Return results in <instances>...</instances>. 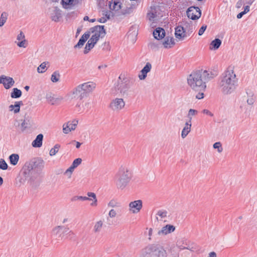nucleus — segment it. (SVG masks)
<instances>
[{"instance_id":"36","label":"nucleus","mask_w":257,"mask_h":257,"mask_svg":"<svg viewBox=\"0 0 257 257\" xmlns=\"http://www.w3.org/2000/svg\"><path fill=\"white\" fill-rule=\"evenodd\" d=\"M109 8L111 10L118 11L120 9V3L118 2H109Z\"/></svg>"},{"instance_id":"57","label":"nucleus","mask_w":257,"mask_h":257,"mask_svg":"<svg viewBox=\"0 0 257 257\" xmlns=\"http://www.w3.org/2000/svg\"><path fill=\"white\" fill-rule=\"evenodd\" d=\"M204 91H199V93L196 95V98L200 99L204 97Z\"/></svg>"},{"instance_id":"8","label":"nucleus","mask_w":257,"mask_h":257,"mask_svg":"<svg viewBox=\"0 0 257 257\" xmlns=\"http://www.w3.org/2000/svg\"><path fill=\"white\" fill-rule=\"evenodd\" d=\"M186 13L187 17L193 20L198 19L201 16V12L199 8L197 7L189 8Z\"/></svg>"},{"instance_id":"18","label":"nucleus","mask_w":257,"mask_h":257,"mask_svg":"<svg viewBox=\"0 0 257 257\" xmlns=\"http://www.w3.org/2000/svg\"><path fill=\"white\" fill-rule=\"evenodd\" d=\"M63 226H57L53 228L51 232L52 238L56 240L61 239L62 238V230Z\"/></svg>"},{"instance_id":"24","label":"nucleus","mask_w":257,"mask_h":257,"mask_svg":"<svg viewBox=\"0 0 257 257\" xmlns=\"http://www.w3.org/2000/svg\"><path fill=\"white\" fill-rule=\"evenodd\" d=\"M154 38L157 40L162 39L165 36V30L161 28H157L153 32Z\"/></svg>"},{"instance_id":"7","label":"nucleus","mask_w":257,"mask_h":257,"mask_svg":"<svg viewBox=\"0 0 257 257\" xmlns=\"http://www.w3.org/2000/svg\"><path fill=\"white\" fill-rule=\"evenodd\" d=\"M176 246L180 249H188L191 251H194L196 249L195 245L193 243L191 244L188 243L187 239L184 238H179L176 242Z\"/></svg>"},{"instance_id":"41","label":"nucleus","mask_w":257,"mask_h":257,"mask_svg":"<svg viewBox=\"0 0 257 257\" xmlns=\"http://www.w3.org/2000/svg\"><path fill=\"white\" fill-rule=\"evenodd\" d=\"M60 78V74L58 71H55L51 75V80L54 82L56 83L59 81Z\"/></svg>"},{"instance_id":"46","label":"nucleus","mask_w":257,"mask_h":257,"mask_svg":"<svg viewBox=\"0 0 257 257\" xmlns=\"http://www.w3.org/2000/svg\"><path fill=\"white\" fill-rule=\"evenodd\" d=\"M74 0H62L61 3L63 7L66 8L67 6L73 5Z\"/></svg>"},{"instance_id":"61","label":"nucleus","mask_w":257,"mask_h":257,"mask_svg":"<svg viewBox=\"0 0 257 257\" xmlns=\"http://www.w3.org/2000/svg\"><path fill=\"white\" fill-rule=\"evenodd\" d=\"M71 201H76L78 200H79V196H73L71 199Z\"/></svg>"},{"instance_id":"5","label":"nucleus","mask_w":257,"mask_h":257,"mask_svg":"<svg viewBox=\"0 0 257 257\" xmlns=\"http://www.w3.org/2000/svg\"><path fill=\"white\" fill-rule=\"evenodd\" d=\"M93 34L90 39L91 41H94L96 43L98 42L99 38H103L106 35V31L104 29V26L97 25L90 29L88 32Z\"/></svg>"},{"instance_id":"2","label":"nucleus","mask_w":257,"mask_h":257,"mask_svg":"<svg viewBox=\"0 0 257 257\" xmlns=\"http://www.w3.org/2000/svg\"><path fill=\"white\" fill-rule=\"evenodd\" d=\"M237 81L233 70L232 68H228L220 76L218 86L224 94H229L235 89Z\"/></svg>"},{"instance_id":"15","label":"nucleus","mask_w":257,"mask_h":257,"mask_svg":"<svg viewBox=\"0 0 257 257\" xmlns=\"http://www.w3.org/2000/svg\"><path fill=\"white\" fill-rule=\"evenodd\" d=\"M69 95H71L72 98H76L78 97L80 99H82L85 97L80 85L74 88L69 93Z\"/></svg>"},{"instance_id":"12","label":"nucleus","mask_w":257,"mask_h":257,"mask_svg":"<svg viewBox=\"0 0 257 257\" xmlns=\"http://www.w3.org/2000/svg\"><path fill=\"white\" fill-rule=\"evenodd\" d=\"M78 123V121L76 119H74L72 121H69L67 123H65L63 125V132L67 134L71 131H74L75 130L77 124Z\"/></svg>"},{"instance_id":"31","label":"nucleus","mask_w":257,"mask_h":257,"mask_svg":"<svg viewBox=\"0 0 257 257\" xmlns=\"http://www.w3.org/2000/svg\"><path fill=\"white\" fill-rule=\"evenodd\" d=\"M108 207L112 208H121V204L120 202H118L117 200L112 199H111L107 204Z\"/></svg>"},{"instance_id":"44","label":"nucleus","mask_w":257,"mask_h":257,"mask_svg":"<svg viewBox=\"0 0 257 257\" xmlns=\"http://www.w3.org/2000/svg\"><path fill=\"white\" fill-rule=\"evenodd\" d=\"M82 162V159L81 158H77L75 159L72 165H71L73 168H76Z\"/></svg>"},{"instance_id":"52","label":"nucleus","mask_w":257,"mask_h":257,"mask_svg":"<svg viewBox=\"0 0 257 257\" xmlns=\"http://www.w3.org/2000/svg\"><path fill=\"white\" fill-rule=\"evenodd\" d=\"M27 123L26 122V121L24 120L21 124H20L19 126L20 127V129L22 132H24L26 128L27 127Z\"/></svg>"},{"instance_id":"3","label":"nucleus","mask_w":257,"mask_h":257,"mask_svg":"<svg viewBox=\"0 0 257 257\" xmlns=\"http://www.w3.org/2000/svg\"><path fill=\"white\" fill-rule=\"evenodd\" d=\"M132 174L126 166H121L115 176V184L118 189H124L130 182Z\"/></svg>"},{"instance_id":"16","label":"nucleus","mask_w":257,"mask_h":257,"mask_svg":"<svg viewBox=\"0 0 257 257\" xmlns=\"http://www.w3.org/2000/svg\"><path fill=\"white\" fill-rule=\"evenodd\" d=\"M155 244H151L144 249L141 252V257H153Z\"/></svg>"},{"instance_id":"25","label":"nucleus","mask_w":257,"mask_h":257,"mask_svg":"<svg viewBox=\"0 0 257 257\" xmlns=\"http://www.w3.org/2000/svg\"><path fill=\"white\" fill-rule=\"evenodd\" d=\"M90 37V32L85 33L79 39L78 43L74 46L75 48H81Z\"/></svg>"},{"instance_id":"49","label":"nucleus","mask_w":257,"mask_h":257,"mask_svg":"<svg viewBox=\"0 0 257 257\" xmlns=\"http://www.w3.org/2000/svg\"><path fill=\"white\" fill-rule=\"evenodd\" d=\"M74 170V168H73L72 167L70 166L68 169H67L64 174L65 175H67L69 178H70L71 177V175L72 172H73Z\"/></svg>"},{"instance_id":"20","label":"nucleus","mask_w":257,"mask_h":257,"mask_svg":"<svg viewBox=\"0 0 257 257\" xmlns=\"http://www.w3.org/2000/svg\"><path fill=\"white\" fill-rule=\"evenodd\" d=\"M152 67V64L150 62H147L139 74L138 77L139 79L141 80L145 79L147 77V73L151 71Z\"/></svg>"},{"instance_id":"45","label":"nucleus","mask_w":257,"mask_h":257,"mask_svg":"<svg viewBox=\"0 0 257 257\" xmlns=\"http://www.w3.org/2000/svg\"><path fill=\"white\" fill-rule=\"evenodd\" d=\"M8 166L6 161L3 159H0V169L6 170L8 169Z\"/></svg>"},{"instance_id":"6","label":"nucleus","mask_w":257,"mask_h":257,"mask_svg":"<svg viewBox=\"0 0 257 257\" xmlns=\"http://www.w3.org/2000/svg\"><path fill=\"white\" fill-rule=\"evenodd\" d=\"M125 104V101L122 98H115L111 101L109 107L113 111L118 112L124 108Z\"/></svg>"},{"instance_id":"34","label":"nucleus","mask_w":257,"mask_h":257,"mask_svg":"<svg viewBox=\"0 0 257 257\" xmlns=\"http://www.w3.org/2000/svg\"><path fill=\"white\" fill-rule=\"evenodd\" d=\"M103 224V222L102 220H100L99 221H96L95 223V224L93 227V230L94 232H95V233L99 232L101 230Z\"/></svg>"},{"instance_id":"63","label":"nucleus","mask_w":257,"mask_h":257,"mask_svg":"<svg viewBox=\"0 0 257 257\" xmlns=\"http://www.w3.org/2000/svg\"><path fill=\"white\" fill-rule=\"evenodd\" d=\"M81 30H82L81 28H80V27H79V28H78L77 29V32H76V36H77L79 34V33H80V32L81 31Z\"/></svg>"},{"instance_id":"64","label":"nucleus","mask_w":257,"mask_h":257,"mask_svg":"<svg viewBox=\"0 0 257 257\" xmlns=\"http://www.w3.org/2000/svg\"><path fill=\"white\" fill-rule=\"evenodd\" d=\"M80 146H81V143H80L78 142H76V148H77V149L79 148Z\"/></svg>"},{"instance_id":"22","label":"nucleus","mask_w":257,"mask_h":257,"mask_svg":"<svg viewBox=\"0 0 257 257\" xmlns=\"http://www.w3.org/2000/svg\"><path fill=\"white\" fill-rule=\"evenodd\" d=\"M159 10V8L155 6L151 7L150 10L149 11L147 17L151 21H155L158 18V13Z\"/></svg>"},{"instance_id":"26","label":"nucleus","mask_w":257,"mask_h":257,"mask_svg":"<svg viewBox=\"0 0 257 257\" xmlns=\"http://www.w3.org/2000/svg\"><path fill=\"white\" fill-rule=\"evenodd\" d=\"M43 135L41 134L38 135L36 138L33 141L32 145L34 148H40L42 145Z\"/></svg>"},{"instance_id":"56","label":"nucleus","mask_w":257,"mask_h":257,"mask_svg":"<svg viewBox=\"0 0 257 257\" xmlns=\"http://www.w3.org/2000/svg\"><path fill=\"white\" fill-rule=\"evenodd\" d=\"M202 112L204 113V114H207L210 116H213V114L208 109H203L202 110Z\"/></svg>"},{"instance_id":"10","label":"nucleus","mask_w":257,"mask_h":257,"mask_svg":"<svg viewBox=\"0 0 257 257\" xmlns=\"http://www.w3.org/2000/svg\"><path fill=\"white\" fill-rule=\"evenodd\" d=\"M130 211L133 213H137L140 211L143 207V202L141 200L132 201L129 203Z\"/></svg>"},{"instance_id":"62","label":"nucleus","mask_w":257,"mask_h":257,"mask_svg":"<svg viewBox=\"0 0 257 257\" xmlns=\"http://www.w3.org/2000/svg\"><path fill=\"white\" fill-rule=\"evenodd\" d=\"M249 11V7L248 6H246L245 7L244 11H243L245 13V14L248 12Z\"/></svg>"},{"instance_id":"4","label":"nucleus","mask_w":257,"mask_h":257,"mask_svg":"<svg viewBox=\"0 0 257 257\" xmlns=\"http://www.w3.org/2000/svg\"><path fill=\"white\" fill-rule=\"evenodd\" d=\"M44 161L40 158L32 160L28 164L27 167L31 175L35 173L39 174L44 167Z\"/></svg>"},{"instance_id":"9","label":"nucleus","mask_w":257,"mask_h":257,"mask_svg":"<svg viewBox=\"0 0 257 257\" xmlns=\"http://www.w3.org/2000/svg\"><path fill=\"white\" fill-rule=\"evenodd\" d=\"M175 230V227L174 225L167 224L159 230L154 236L157 237L159 236L166 235L174 232Z\"/></svg>"},{"instance_id":"30","label":"nucleus","mask_w":257,"mask_h":257,"mask_svg":"<svg viewBox=\"0 0 257 257\" xmlns=\"http://www.w3.org/2000/svg\"><path fill=\"white\" fill-rule=\"evenodd\" d=\"M165 48H171L174 44V40L172 37H167L162 44Z\"/></svg>"},{"instance_id":"27","label":"nucleus","mask_w":257,"mask_h":257,"mask_svg":"<svg viewBox=\"0 0 257 257\" xmlns=\"http://www.w3.org/2000/svg\"><path fill=\"white\" fill-rule=\"evenodd\" d=\"M191 123H190V121H187L185 123V126L184 127L181 133V137L183 139L186 138L188 134L190 133L191 131Z\"/></svg>"},{"instance_id":"59","label":"nucleus","mask_w":257,"mask_h":257,"mask_svg":"<svg viewBox=\"0 0 257 257\" xmlns=\"http://www.w3.org/2000/svg\"><path fill=\"white\" fill-rule=\"evenodd\" d=\"M244 14H245V13H244L243 11L240 12V13H239L237 15V19H241Z\"/></svg>"},{"instance_id":"51","label":"nucleus","mask_w":257,"mask_h":257,"mask_svg":"<svg viewBox=\"0 0 257 257\" xmlns=\"http://www.w3.org/2000/svg\"><path fill=\"white\" fill-rule=\"evenodd\" d=\"M19 47L26 48L27 46V43L26 40L20 41L17 43Z\"/></svg>"},{"instance_id":"40","label":"nucleus","mask_w":257,"mask_h":257,"mask_svg":"<svg viewBox=\"0 0 257 257\" xmlns=\"http://www.w3.org/2000/svg\"><path fill=\"white\" fill-rule=\"evenodd\" d=\"M198 114V111L197 110L194 109H190L188 111L187 117L188 118V120L187 121H190L191 123V120L192 119V117L193 116H195Z\"/></svg>"},{"instance_id":"35","label":"nucleus","mask_w":257,"mask_h":257,"mask_svg":"<svg viewBox=\"0 0 257 257\" xmlns=\"http://www.w3.org/2000/svg\"><path fill=\"white\" fill-rule=\"evenodd\" d=\"M96 44V43L95 42L92 41H91V40L90 39L85 45L84 53H88V52Z\"/></svg>"},{"instance_id":"37","label":"nucleus","mask_w":257,"mask_h":257,"mask_svg":"<svg viewBox=\"0 0 257 257\" xmlns=\"http://www.w3.org/2000/svg\"><path fill=\"white\" fill-rule=\"evenodd\" d=\"M10 163L13 165H16L19 161V156L16 154H13L10 156Z\"/></svg>"},{"instance_id":"43","label":"nucleus","mask_w":257,"mask_h":257,"mask_svg":"<svg viewBox=\"0 0 257 257\" xmlns=\"http://www.w3.org/2000/svg\"><path fill=\"white\" fill-rule=\"evenodd\" d=\"M60 146L58 144H56L54 146V148H52L49 152V154L51 156H53L56 155L58 152Z\"/></svg>"},{"instance_id":"53","label":"nucleus","mask_w":257,"mask_h":257,"mask_svg":"<svg viewBox=\"0 0 257 257\" xmlns=\"http://www.w3.org/2000/svg\"><path fill=\"white\" fill-rule=\"evenodd\" d=\"M17 40L19 41L25 40V35L22 32H21L20 34H18Z\"/></svg>"},{"instance_id":"23","label":"nucleus","mask_w":257,"mask_h":257,"mask_svg":"<svg viewBox=\"0 0 257 257\" xmlns=\"http://www.w3.org/2000/svg\"><path fill=\"white\" fill-rule=\"evenodd\" d=\"M51 17L53 21L55 22L59 21L60 18L61 17V10L57 7L54 8L51 14Z\"/></svg>"},{"instance_id":"19","label":"nucleus","mask_w":257,"mask_h":257,"mask_svg":"<svg viewBox=\"0 0 257 257\" xmlns=\"http://www.w3.org/2000/svg\"><path fill=\"white\" fill-rule=\"evenodd\" d=\"M175 36L179 40H183L187 36L184 28L181 26H177L175 28Z\"/></svg>"},{"instance_id":"47","label":"nucleus","mask_w":257,"mask_h":257,"mask_svg":"<svg viewBox=\"0 0 257 257\" xmlns=\"http://www.w3.org/2000/svg\"><path fill=\"white\" fill-rule=\"evenodd\" d=\"M213 148L217 149L219 153H221L223 151V149L221 146V144L220 142H216L213 144Z\"/></svg>"},{"instance_id":"11","label":"nucleus","mask_w":257,"mask_h":257,"mask_svg":"<svg viewBox=\"0 0 257 257\" xmlns=\"http://www.w3.org/2000/svg\"><path fill=\"white\" fill-rule=\"evenodd\" d=\"M80 86L85 96H86L87 94L92 92L95 88L96 84L93 82L89 81L80 84Z\"/></svg>"},{"instance_id":"14","label":"nucleus","mask_w":257,"mask_h":257,"mask_svg":"<svg viewBox=\"0 0 257 257\" xmlns=\"http://www.w3.org/2000/svg\"><path fill=\"white\" fill-rule=\"evenodd\" d=\"M131 85L132 82L130 80L126 79L119 83L118 89L120 91V92L124 95L126 93L128 89L131 88Z\"/></svg>"},{"instance_id":"39","label":"nucleus","mask_w":257,"mask_h":257,"mask_svg":"<svg viewBox=\"0 0 257 257\" xmlns=\"http://www.w3.org/2000/svg\"><path fill=\"white\" fill-rule=\"evenodd\" d=\"M49 64L48 62H44L41 63L37 68V71L39 73H43L45 72L47 69V65Z\"/></svg>"},{"instance_id":"17","label":"nucleus","mask_w":257,"mask_h":257,"mask_svg":"<svg viewBox=\"0 0 257 257\" xmlns=\"http://www.w3.org/2000/svg\"><path fill=\"white\" fill-rule=\"evenodd\" d=\"M88 197L79 196V200L86 201L92 200L93 202L91 203V206H96L97 199L96 194L93 192H89L87 193Z\"/></svg>"},{"instance_id":"58","label":"nucleus","mask_w":257,"mask_h":257,"mask_svg":"<svg viewBox=\"0 0 257 257\" xmlns=\"http://www.w3.org/2000/svg\"><path fill=\"white\" fill-rule=\"evenodd\" d=\"M152 234H153V229L152 228H150L149 229V233H148V235L149 236V239L150 240L151 239V236H152Z\"/></svg>"},{"instance_id":"33","label":"nucleus","mask_w":257,"mask_h":257,"mask_svg":"<svg viewBox=\"0 0 257 257\" xmlns=\"http://www.w3.org/2000/svg\"><path fill=\"white\" fill-rule=\"evenodd\" d=\"M122 209L121 208L117 209H113L112 208L110 210L108 213V216L110 218H114L118 216V215H120L121 213Z\"/></svg>"},{"instance_id":"38","label":"nucleus","mask_w":257,"mask_h":257,"mask_svg":"<svg viewBox=\"0 0 257 257\" xmlns=\"http://www.w3.org/2000/svg\"><path fill=\"white\" fill-rule=\"evenodd\" d=\"M22 95V91L21 90L18 89L17 88H14L13 89V91L11 94V96L14 98H19Z\"/></svg>"},{"instance_id":"50","label":"nucleus","mask_w":257,"mask_h":257,"mask_svg":"<svg viewBox=\"0 0 257 257\" xmlns=\"http://www.w3.org/2000/svg\"><path fill=\"white\" fill-rule=\"evenodd\" d=\"M148 46L151 49L155 51L157 50L159 47L158 45L155 42H150Z\"/></svg>"},{"instance_id":"60","label":"nucleus","mask_w":257,"mask_h":257,"mask_svg":"<svg viewBox=\"0 0 257 257\" xmlns=\"http://www.w3.org/2000/svg\"><path fill=\"white\" fill-rule=\"evenodd\" d=\"M208 257H217V256L216 253L214 251H212L209 253Z\"/></svg>"},{"instance_id":"54","label":"nucleus","mask_w":257,"mask_h":257,"mask_svg":"<svg viewBox=\"0 0 257 257\" xmlns=\"http://www.w3.org/2000/svg\"><path fill=\"white\" fill-rule=\"evenodd\" d=\"M207 28V26L206 25H203L199 29V32H198V35L199 36H201L203 34L204 32H205V31L206 30Z\"/></svg>"},{"instance_id":"29","label":"nucleus","mask_w":257,"mask_h":257,"mask_svg":"<svg viewBox=\"0 0 257 257\" xmlns=\"http://www.w3.org/2000/svg\"><path fill=\"white\" fill-rule=\"evenodd\" d=\"M221 43H222V42L219 39H218V38L215 39L214 40H213L211 42V43L210 44V46H209L210 50H215L218 49L219 48V47L220 46Z\"/></svg>"},{"instance_id":"42","label":"nucleus","mask_w":257,"mask_h":257,"mask_svg":"<svg viewBox=\"0 0 257 257\" xmlns=\"http://www.w3.org/2000/svg\"><path fill=\"white\" fill-rule=\"evenodd\" d=\"M8 14L6 12L2 13L0 17V27L4 26L5 23L6 22L8 19Z\"/></svg>"},{"instance_id":"13","label":"nucleus","mask_w":257,"mask_h":257,"mask_svg":"<svg viewBox=\"0 0 257 257\" xmlns=\"http://www.w3.org/2000/svg\"><path fill=\"white\" fill-rule=\"evenodd\" d=\"M0 83H2L6 89H9L14 85L15 81L12 77L2 75L0 77Z\"/></svg>"},{"instance_id":"48","label":"nucleus","mask_w":257,"mask_h":257,"mask_svg":"<svg viewBox=\"0 0 257 257\" xmlns=\"http://www.w3.org/2000/svg\"><path fill=\"white\" fill-rule=\"evenodd\" d=\"M167 212L166 210H159L157 213V215L160 216L161 218H164L167 216Z\"/></svg>"},{"instance_id":"28","label":"nucleus","mask_w":257,"mask_h":257,"mask_svg":"<svg viewBox=\"0 0 257 257\" xmlns=\"http://www.w3.org/2000/svg\"><path fill=\"white\" fill-rule=\"evenodd\" d=\"M23 105L22 101H17L15 104H11L9 106V110L13 111L15 113H17L20 111V106Z\"/></svg>"},{"instance_id":"1","label":"nucleus","mask_w":257,"mask_h":257,"mask_svg":"<svg viewBox=\"0 0 257 257\" xmlns=\"http://www.w3.org/2000/svg\"><path fill=\"white\" fill-rule=\"evenodd\" d=\"M215 77L211 71L206 70H198L193 71L188 77L189 86L196 91H204L206 83Z\"/></svg>"},{"instance_id":"55","label":"nucleus","mask_w":257,"mask_h":257,"mask_svg":"<svg viewBox=\"0 0 257 257\" xmlns=\"http://www.w3.org/2000/svg\"><path fill=\"white\" fill-rule=\"evenodd\" d=\"M109 18V16H106V17H102L100 19H98L97 20V21L99 23H105V22H106L107 20Z\"/></svg>"},{"instance_id":"21","label":"nucleus","mask_w":257,"mask_h":257,"mask_svg":"<svg viewBox=\"0 0 257 257\" xmlns=\"http://www.w3.org/2000/svg\"><path fill=\"white\" fill-rule=\"evenodd\" d=\"M167 253L166 250L162 246L155 245L153 257H167Z\"/></svg>"},{"instance_id":"32","label":"nucleus","mask_w":257,"mask_h":257,"mask_svg":"<svg viewBox=\"0 0 257 257\" xmlns=\"http://www.w3.org/2000/svg\"><path fill=\"white\" fill-rule=\"evenodd\" d=\"M46 99L52 105H55L57 104L61 100V98H56L51 94H49L46 95Z\"/></svg>"}]
</instances>
